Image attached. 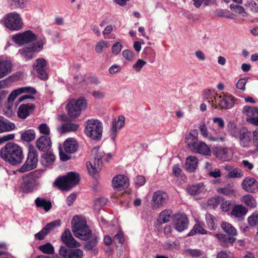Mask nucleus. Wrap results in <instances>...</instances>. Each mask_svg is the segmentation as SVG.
<instances>
[{
    "instance_id": "1",
    "label": "nucleus",
    "mask_w": 258,
    "mask_h": 258,
    "mask_svg": "<svg viewBox=\"0 0 258 258\" xmlns=\"http://www.w3.org/2000/svg\"><path fill=\"white\" fill-rule=\"evenodd\" d=\"M0 156L5 161L11 165H16L21 163L24 158L22 148L17 144L9 142L2 148Z\"/></svg>"
},
{
    "instance_id": "2",
    "label": "nucleus",
    "mask_w": 258,
    "mask_h": 258,
    "mask_svg": "<svg viewBox=\"0 0 258 258\" xmlns=\"http://www.w3.org/2000/svg\"><path fill=\"white\" fill-rule=\"evenodd\" d=\"M80 180V177L78 173L70 172L64 176L58 177L54 183L62 190H68L77 185Z\"/></svg>"
},
{
    "instance_id": "3",
    "label": "nucleus",
    "mask_w": 258,
    "mask_h": 258,
    "mask_svg": "<svg viewBox=\"0 0 258 258\" xmlns=\"http://www.w3.org/2000/svg\"><path fill=\"white\" fill-rule=\"evenodd\" d=\"M39 174L38 172L35 171L22 176L23 183L21 187L23 192L31 193L37 190L39 185Z\"/></svg>"
},
{
    "instance_id": "4",
    "label": "nucleus",
    "mask_w": 258,
    "mask_h": 258,
    "mask_svg": "<svg viewBox=\"0 0 258 258\" xmlns=\"http://www.w3.org/2000/svg\"><path fill=\"white\" fill-rule=\"evenodd\" d=\"M84 132L93 140L101 139L102 135V124L96 119H88L85 122Z\"/></svg>"
},
{
    "instance_id": "5",
    "label": "nucleus",
    "mask_w": 258,
    "mask_h": 258,
    "mask_svg": "<svg viewBox=\"0 0 258 258\" xmlns=\"http://www.w3.org/2000/svg\"><path fill=\"white\" fill-rule=\"evenodd\" d=\"M211 100L207 102L215 109L220 107L221 109H228L232 108L234 104V100L232 96L226 95L222 96L216 94L213 98L211 97Z\"/></svg>"
},
{
    "instance_id": "6",
    "label": "nucleus",
    "mask_w": 258,
    "mask_h": 258,
    "mask_svg": "<svg viewBox=\"0 0 258 258\" xmlns=\"http://www.w3.org/2000/svg\"><path fill=\"white\" fill-rule=\"evenodd\" d=\"M72 231L74 235L83 240H88L91 236L92 231L89 229L86 221L79 220L72 222Z\"/></svg>"
},
{
    "instance_id": "7",
    "label": "nucleus",
    "mask_w": 258,
    "mask_h": 258,
    "mask_svg": "<svg viewBox=\"0 0 258 258\" xmlns=\"http://www.w3.org/2000/svg\"><path fill=\"white\" fill-rule=\"evenodd\" d=\"M86 106V100L84 98L80 97L77 100H71L68 103L66 109L70 117L76 118L80 116L81 111L85 109Z\"/></svg>"
},
{
    "instance_id": "8",
    "label": "nucleus",
    "mask_w": 258,
    "mask_h": 258,
    "mask_svg": "<svg viewBox=\"0 0 258 258\" xmlns=\"http://www.w3.org/2000/svg\"><path fill=\"white\" fill-rule=\"evenodd\" d=\"M92 154L93 156L94 166L91 163H89L91 167L90 168L88 163H87V166L88 172L91 175L95 174V173L99 172L101 171L102 167V158L104 156L105 153L104 151L100 150L99 147H95L92 151Z\"/></svg>"
},
{
    "instance_id": "9",
    "label": "nucleus",
    "mask_w": 258,
    "mask_h": 258,
    "mask_svg": "<svg viewBox=\"0 0 258 258\" xmlns=\"http://www.w3.org/2000/svg\"><path fill=\"white\" fill-rule=\"evenodd\" d=\"M78 148L77 142L73 138H68L63 143V150L61 146H59V154L60 159L63 161H66L71 158V156L67 154H72L76 152Z\"/></svg>"
},
{
    "instance_id": "10",
    "label": "nucleus",
    "mask_w": 258,
    "mask_h": 258,
    "mask_svg": "<svg viewBox=\"0 0 258 258\" xmlns=\"http://www.w3.org/2000/svg\"><path fill=\"white\" fill-rule=\"evenodd\" d=\"M38 161V154L33 146H30L27 159L24 165L18 170L20 172L31 170L34 169L37 164Z\"/></svg>"
},
{
    "instance_id": "11",
    "label": "nucleus",
    "mask_w": 258,
    "mask_h": 258,
    "mask_svg": "<svg viewBox=\"0 0 258 258\" xmlns=\"http://www.w3.org/2000/svg\"><path fill=\"white\" fill-rule=\"evenodd\" d=\"M5 26L12 31H19L23 27V23L19 14L17 13H10L5 17Z\"/></svg>"
},
{
    "instance_id": "12",
    "label": "nucleus",
    "mask_w": 258,
    "mask_h": 258,
    "mask_svg": "<svg viewBox=\"0 0 258 258\" xmlns=\"http://www.w3.org/2000/svg\"><path fill=\"white\" fill-rule=\"evenodd\" d=\"M12 39L16 44L23 45L34 42L37 39V36L31 31L27 30L13 35Z\"/></svg>"
},
{
    "instance_id": "13",
    "label": "nucleus",
    "mask_w": 258,
    "mask_h": 258,
    "mask_svg": "<svg viewBox=\"0 0 258 258\" xmlns=\"http://www.w3.org/2000/svg\"><path fill=\"white\" fill-rule=\"evenodd\" d=\"M168 196L167 194L162 190L156 191L152 198V205L154 209L160 208L167 203Z\"/></svg>"
},
{
    "instance_id": "14",
    "label": "nucleus",
    "mask_w": 258,
    "mask_h": 258,
    "mask_svg": "<svg viewBox=\"0 0 258 258\" xmlns=\"http://www.w3.org/2000/svg\"><path fill=\"white\" fill-rule=\"evenodd\" d=\"M59 254L63 258H83L84 253L80 248H69L61 246L59 249Z\"/></svg>"
},
{
    "instance_id": "15",
    "label": "nucleus",
    "mask_w": 258,
    "mask_h": 258,
    "mask_svg": "<svg viewBox=\"0 0 258 258\" xmlns=\"http://www.w3.org/2000/svg\"><path fill=\"white\" fill-rule=\"evenodd\" d=\"M60 224V220H55L47 223L40 231L35 234L34 237L35 239L39 240L44 239L46 235L56 227H59Z\"/></svg>"
},
{
    "instance_id": "16",
    "label": "nucleus",
    "mask_w": 258,
    "mask_h": 258,
    "mask_svg": "<svg viewBox=\"0 0 258 258\" xmlns=\"http://www.w3.org/2000/svg\"><path fill=\"white\" fill-rule=\"evenodd\" d=\"M60 224V220H55L47 223L40 231L35 234L34 237L35 239L39 240L44 239L46 235L56 227H59Z\"/></svg>"
},
{
    "instance_id": "17",
    "label": "nucleus",
    "mask_w": 258,
    "mask_h": 258,
    "mask_svg": "<svg viewBox=\"0 0 258 258\" xmlns=\"http://www.w3.org/2000/svg\"><path fill=\"white\" fill-rule=\"evenodd\" d=\"M241 187L247 192L255 194L258 192V181L254 177L247 176L242 180Z\"/></svg>"
},
{
    "instance_id": "18",
    "label": "nucleus",
    "mask_w": 258,
    "mask_h": 258,
    "mask_svg": "<svg viewBox=\"0 0 258 258\" xmlns=\"http://www.w3.org/2000/svg\"><path fill=\"white\" fill-rule=\"evenodd\" d=\"M175 229L179 232H182L187 228L189 224L188 219L185 214H177L174 219Z\"/></svg>"
},
{
    "instance_id": "19",
    "label": "nucleus",
    "mask_w": 258,
    "mask_h": 258,
    "mask_svg": "<svg viewBox=\"0 0 258 258\" xmlns=\"http://www.w3.org/2000/svg\"><path fill=\"white\" fill-rule=\"evenodd\" d=\"M61 240L68 248H75L80 246L79 242L74 239L70 230L68 228L62 233Z\"/></svg>"
},
{
    "instance_id": "20",
    "label": "nucleus",
    "mask_w": 258,
    "mask_h": 258,
    "mask_svg": "<svg viewBox=\"0 0 258 258\" xmlns=\"http://www.w3.org/2000/svg\"><path fill=\"white\" fill-rule=\"evenodd\" d=\"M37 148L40 151H49L52 146L50 137L48 136H42L36 141Z\"/></svg>"
},
{
    "instance_id": "21",
    "label": "nucleus",
    "mask_w": 258,
    "mask_h": 258,
    "mask_svg": "<svg viewBox=\"0 0 258 258\" xmlns=\"http://www.w3.org/2000/svg\"><path fill=\"white\" fill-rule=\"evenodd\" d=\"M46 64V62L44 59L38 58L36 60V63L33 66L38 77L43 80L47 79V74L45 70Z\"/></svg>"
},
{
    "instance_id": "22",
    "label": "nucleus",
    "mask_w": 258,
    "mask_h": 258,
    "mask_svg": "<svg viewBox=\"0 0 258 258\" xmlns=\"http://www.w3.org/2000/svg\"><path fill=\"white\" fill-rule=\"evenodd\" d=\"M113 188L116 189H124L127 188L129 185L128 178L123 175H117L113 177L112 181Z\"/></svg>"
},
{
    "instance_id": "23",
    "label": "nucleus",
    "mask_w": 258,
    "mask_h": 258,
    "mask_svg": "<svg viewBox=\"0 0 258 258\" xmlns=\"http://www.w3.org/2000/svg\"><path fill=\"white\" fill-rule=\"evenodd\" d=\"M238 139L241 146L244 148L250 147L251 141V133L246 127H242L241 133Z\"/></svg>"
},
{
    "instance_id": "24",
    "label": "nucleus",
    "mask_w": 258,
    "mask_h": 258,
    "mask_svg": "<svg viewBox=\"0 0 258 258\" xmlns=\"http://www.w3.org/2000/svg\"><path fill=\"white\" fill-rule=\"evenodd\" d=\"M35 107V105L32 103L21 104L18 108L17 115L20 118L24 119L32 113Z\"/></svg>"
},
{
    "instance_id": "25",
    "label": "nucleus",
    "mask_w": 258,
    "mask_h": 258,
    "mask_svg": "<svg viewBox=\"0 0 258 258\" xmlns=\"http://www.w3.org/2000/svg\"><path fill=\"white\" fill-rule=\"evenodd\" d=\"M198 131L196 130L191 131L185 137V143L188 148L192 151L196 147L198 142Z\"/></svg>"
},
{
    "instance_id": "26",
    "label": "nucleus",
    "mask_w": 258,
    "mask_h": 258,
    "mask_svg": "<svg viewBox=\"0 0 258 258\" xmlns=\"http://www.w3.org/2000/svg\"><path fill=\"white\" fill-rule=\"evenodd\" d=\"M37 51V49L35 46H25L19 50V53L26 60H28L34 57V52Z\"/></svg>"
},
{
    "instance_id": "27",
    "label": "nucleus",
    "mask_w": 258,
    "mask_h": 258,
    "mask_svg": "<svg viewBox=\"0 0 258 258\" xmlns=\"http://www.w3.org/2000/svg\"><path fill=\"white\" fill-rule=\"evenodd\" d=\"M15 128L14 123L0 116V134L11 131Z\"/></svg>"
},
{
    "instance_id": "28",
    "label": "nucleus",
    "mask_w": 258,
    "mask_h": 258,
    "mask_svg": "<svg viewBox=\"0 0 258 258\" xmlns=\"http://www.w3.org/2000/svg\"><path fill=\"white\" fill-rule=\"evenodd\" d=\"M55 156L51 151H47L41 156L40 162L44 167L51 165L55 161Z\"/></svg>"
},
{
    "instance_id": "29",
    "label": "nucleus",
    "mask_w": 258,
    "mask_h": 258,
    "mask_svg": "<svg viewBox=\"0 0 258 258\" xmlns=\"http://www.w3.org/2000/svg\"><path fill=\"white\" fill-rule=\"evenodd\" d=\"M205 186L203 183L189 185L186 188V191L190 195H198L205 191Z\"/></svg>"
},
{
    "instance_id": "30",
    "label": "nucleus",
    "mask_w": 258,
    "mask_h": 258,
    "mask_svg": "<svg viewBox=\"0 0 258 258\" xmlns=\"http://www.w3.org/2000/svg\"><path fill=\"white\" fill-rule=\"evenodd\" d=\"M198 165V160L196 157L190 156L186 158L185 164V169L186 171L190 173L194 172Z\"/></svg>"
},
{
    "instance_id": "31",
    "label": "nucleus",
    "mask_w": 258,
    "mask_h": 258,
    "mask_svg": "<svg viewBox=\"0 0 258 258\" xmlns=\"http://www.w3.org/2000/svg\"><path fill=\"white\" fill-rule=\"evenodd\" d=\"M12 64L9 60H0V78L8 75L12 71Z\"/></svg>"
},
{
    "instance_id": "32",
    "label": "nucleus",
    "mask_w": 258,
    "mask_h": 258,
    "mask_svg": "<svg viewBox=\"0 0 258 258\" xmlns=\"http://www.w3.org/2000/svg\"><path fill=\"white\" fill-rule=\"evenodd\" d=\"M192 151L194 153L206 155H210L211 153L207 145L203 142L198 143Z\"/></svg>"
},
{
    "instance_id": "33",
    "label": "nucleus",
    "mask_w": 258,
    "mask_h": 258,
    "mask_svg": "<svg viewBox=\"0 0 258 258\" xmlns=\"http://www.w3.org/2000/svg\"><path fill=\"white\" fill-rule=\"evenodd\" d=\"M35 204L37 207L42 208L46 212L48 211L52 207V204L50 201L39 197L35 199Z\"/></svg>"
},
{
    "instance_id": "34",
    "label": "nucleus",
    "mask_w": 258,
    "mask_h": 258,
    "mask_svg": "<svg viewBox=\"0 0 258 258\" xmlns=\"http://www.w3.org/2000/svg\"><path fill=\"white\" fill-rule=\"evenodd\" d=\"M243 111L248 116L246 120L248 122L251 118L255 117V116L258 115V108L257 107L245 106L243 108Z\"/></svg>"
},
{
    "instance_id": "35",
    "label": "nucleus",
    "mask_w": 258,
    "mask_h": 258,
    "mask_svg": "<svg viewBox=\"0 0 258 258\" xmlns=\"http://www.w3.org/2000/svg\"><path fill=\"white\" fill-rule=\"evenodd\" d=\"M247 212L248 210L245 207L242 205H238L233 208L231 214L236 217H241L245 215Z\"/></svg>"
},
{
    "instance_id": "36",
    "label": "nucleus",
    "mask_w": 258,
    "mask_h": 258,
    "mask_svg": "<svg viewBox=\"0 0 258 258\" xmlns=\"http://www.w3.org/2000/svg\"><path fill=\"white\" fill-rule=\"evenodd\" d=\"M172 214V211L170 210H165L162 211L158 218V222L160 224H163L168 222L170 221Z\"/></svg>"
},
{
    "instance_id": "37",
    "label": "nucleus",
    "mask_w": 258,
    "mask_h": 258,
    "mask_svg": "<svg viewBox=\"0 0 258 258\" xmlns=\"http://www.w3.org/2000/svg\"><path fill=\"white\" fill-rule=\"evenodd\" d=\"M241 201L247 206L254 208L256 206V202L253 197L249 194L245 195L241 198Z\"/></svg>"
},
{
    "instance_id": "38",
    "label": "nucleus",
    "mask_w": 258,
    "mask_h": 258,
    "mask_svg": "<svg viewBox=\"0 0 258 258\" xmlns=\"http://www.w3.org/2000/svg\"><path fill=\"white\" fill-rule=\"evenodd\" d=\"M35 135L33 130H28L21 134V138L23 141L30 142L35 139Z\"/></svg>"
},
{
    "instance_id": "39",
    "label": "nucleus",
    "mask_w": 258,
    "mask_h": 258,
    "mask_svg": "<svg viewBox=\"0 0 258 258\" xmlns=\"http://www.w3.org/2000/svg\"><path fill=\"white\" fill-rule=\"evenodd\" d=\"M90 238L91 239L87 241L84 245V248L87 251L93 250L98 242V238L96 235H91Z\"/></svg>"
},
{
    "instance_id": "40",
    "label": "nucleus",
    "mask_w": 258,
    "mask_h": 258,
    "mask_svg": "<svg viewBox=\"0 0 258 258\" xmlns=\"http://www.w3.org/2000/svg\"><path fill=\"white\" fill-rule=\"evenodd\" d=\"M78 128L79 125L77 124L68 123L63 124L61 128L58 129V131L61 133H64L70 131H76Z\"/></svg>"
},
{
    "instance_id": "41",
    "label": "nucleus",
    "mask_w": 258,
    "mask_h": 258,
    "mask_svg": "<svg viewBox=\"0 0 258 258\" xmlns=\"http://www.w3.org/2000/svg\"><path fill=\"white\" fill-rule=\"evenodd\" d=\"M221 228L227 234L232 236L237 234L236 229L229 223L223 222L221 224Z\"/></svg>"
},
{
    "instance_id": "42",
    "label": "nucleus",
    "mask_w": 258,
    "mask_h": 258,
    "mask_svg": "<svg viewBox=\"0 0 258 258\" xmlns=\"http://www.w3.org/2000/svg\"><path fill=\"white\" fill-rule=\"evenodd\" d=\"M39 249L45 254H52L54 253V247L49 242L40 245L39 247Z\"/></svg>"
},
{
    "instance_id": "43",
    "label": "nucleus",
    "mask_w": 258,
    "mask_h": 258,
    "mask_svg": "<svg viewBox=\"0 0 258 258\" xmlns=\"http://www.w3.org/2000/svg\"><path fill=\"white\" fill-rule=\"evenodd\" d=\"M207 233V231L204 229L200 224H197L194 225L192 229L190 231L187 235L188 236H193L197 233L205 234Z\"/></svg>"
},
{
    "instance_id": "44",
    "label": "nucleus",
    "mask_w": 258,
    "mask_h": 258,
    "mask_svg": "<svg viewBox=\"0 0 258 258\" xmlns=\"http://www.w3.org/2000/svg\"><path fill=\"white\" fill-rule=\"evenodd\" d=\"M217 191L225 196H229L234 193V190L233 188V186L230 184L226 185L223 188H218Z\"/></svg>"
},
{
    "instance_id": "45",
    "label": "nucleus",
    "mask_w": 258,
    "mask_h": 258,
    "mask_svg": "<svg viewBox=\"0 0 258 258\" xmlns=\"http://www.w3.org/2000/svg\"><path fill=\"white\" fill-rule=\"evenodd\" d=\"M229 7L231 10L234 11L236 13L241 15L243 17L247 16V13L243 7L232 4L230 5Z\"/></svg>"
},
{
    "instance_id": "46",
    "label": "nucleus",
    "mask_w": 258,
    "mask_h": 258,
    "mask_svg": "<svg viewBox=\"0 0 258 258\" xmlns=\"http://www.w3.org/2000/svg\"><path fill=\"white\" fill-rule=\"evenodd\" d=\"M124 117L122 115H119L117 119H114L112 122V128L117 131L124 126Z\"/></svg>"
},
{
    "instance_id": "47",
    "label": "nucleus",
    "mask_w": 258,
    "mask_h": 258,
    "mask_svg": "<svg viewBox=\"0 0 258 258\" xmlns=\"http://www.w3.org/2000/svg\"><path fill=\"white\" fill-rule=\"evenodd\" d=\"M206 219L209 228L210 230H215L216 228L215 224V217L212 214L208 213L206 214Z\"/></svg>"
},
{
    "instance_id": "48",
    "label": "nucleus",
    "mask_w": 258,
    "mask_h": 258,
    "mask_svg": "<svg viewBox=\"0 0 258 258\" xmlns=\"http://www.w3.org/2000/svg\"><path fill=\"white\" fill-rule=\"evenodd\" d=\"M242 127L239 128L233 124H231L229 126V132L230 135L236 139H238L239 135H240Z\"/></svg>"
},
{
    "instance_id": "49",
    "label": "nucleus",
    "mask_w": 258,
    "mask_h": 258,
    "mask_svg": "<svg viewBox=\"0 0 258 258\" xmlns=\"http://www.w3.org/2000/svg\"><path fill=\"white\" fill-rule=\"evenodd\" d=\"M107 47H108V42L102 40L96 44L95 48V50L96 53H101L104 48Z\"/></svg>"
},
{
    "instance_id": "50",
    "label": "nucleus",
    "mask_w": 258,
    "mask_h": 258,
    "mask_svg": "<svg viewBox=\"0 0 258 258\" xmlns=\"http://www.w3.org/2000/svg\"><path fill=\"white\" fill-rule=\"evenodd\" d=\"M113 241L115 244L118 243L121 245H122L124 242V238L123 233L120 231H118L117 234L114 236Z\"/></svg>"
},
{
    "instance_id": "51",
    "label": "nucleus",
    "mask_w": 258,
    "mask_h": 258,
    "mask_svg": "<svg viewBox=\"0 0 258 258\" xmlns=\"http://www.w3.org/2000/svg\"><path fill=\"white\" fill-rule=\"evenodd\" d=\"M243 175L242 170L238 168H234L228 173V176L231 178L241 177Z\"/></svg>"
},
{
    "instance_id": "52",
    "label": "nucleus",
    "mask_w": 258,
    "mask_h": 258,
    "mask_svg": "<svg viewBox=\"0 0 258 258\" xmlns=\"http://www.w3.org/2000/svg\"><path fill=\"white\" fill-rule=\"evenodd\" d=\"M244 6L247 8H249L250 10L254 13L258 12V6L253 0H247Z\"/></svg>"
},
{
    "instance_id": "53",
    "label": "nucleus",
    "mask_w": 258,
    "mask_h": 258,
    "mask_svg": "<svg viewBox=\"0 0 258 258\" xmlns=\"http://www.w3.org/2000/svg\"><path fill=\"white\" fill-rule=\"evenodd\" d=\"M38 130L41 134L44 135L43 136H49L50 133V129L46 123H43L40 124L38 126Z\"/></svg>"
},
{
    "instance_id": "54",
    "label": "nucleus",
    "mask_w": 258,
    "mask_h": 258,
    "mask_svg": "<svg viewBox=\"0 0 258 258\" xmlns=\"http://www.w3.org/2000/svg\"><path fill=\"white\" fill-rule=\"evenodd\" d=\"M222 201V198L219 197L217 198H212L209 200L208 204L210 206H212L214 208H216L219 205Z\"/></svg>"
},
{
    "instance_id": "55",
    "label": "nucleus",
    "mask_w": 258,
    "mask_h": 258,
    "mask_svg": "<svg viewBox=\"0 0 258 258\" xmlns=\"http://www.w3.org/2000/svg\"><path fill=\"white\" fill-rule=\"evenodd\" d=\"M249 224L251 226H256L258 224V213H254L248 218Z\"/></svg>"
},
{
    "instance_id": "56",
    "label": "nucleus",
    "mask_w": 258,
    "mask_h": 258,
    "mask_svg": "<svg viewBox=\"0 0 258 258\" xmlns=\"http://www.w3.org/2000/svg\"><path fill=\"white\" fill-rule=\"evenodd\" d=\"M147 63L146 61L142 59H139L137 61L133 66V68L137 72H139L141 69Z\"/></svg>"
},
{
    "instance_id": "57",
    "label": "nucleus",
    "mask_w": 258,
    "mask_h": 258,
    "mask_svg": "<svg viewBox=\"0 0 258 258\" xmlns=\"http://www.w3.org/2000/svg\"><path fill=\"white\" fill-rule=\"evenodd\" d=\"M22 92L20 91L19 88L13 90L9 96L8 98V102H12L17 98V97Z\"/></svg>"
},
{
    "instance_id": "58",
    "label": "nucleus",
    "mask_w": 258,
    "mask_h": 258,
    "mask_svg": "<svg viewBox=\"0 0 258 258\" xmlns=\"http://www.w3.org/2000/svg\"><path fill=\"white\" fill-rule=\"evenodd\" d=\"M247 81V79L245 78H241L240 79L238 82H237L236 84V88L239 89L243 91H245V84Z\"/></svg>"
},
{
    "instance_id": "59",
    "label": "nucleus",
    "mask_w": 258,
    "mask_h": 258,
    "mask_svg": "<svg viewBox=\"0 0 258 258\" xmlns=\"http://www.w3.org/2000/svg\"><path fill=\"white\" fill-rule=\"evenodd\" d=\"M107 199L104 197L98 198L95 201V207L97 209H99L100 208L105 205L107 203Z\"/></svg>"
},
{
    "instance_id": "60",
    "label": "nucleus",
    "mask_w": 258,
    "mask_h": 258,
    "mask_svg": "<svg viewBox=\"0 0 258 258\" xmlns=\"http://www.w3.org/2000/svg\"><path fill=\"white\" fill-rule=\"evenodd\" d=\"M188 254L192 257H200L203 254V252L200 249H188L187 250Z\"/></svg>"
},
{
    "instance_id": "61",
    "label": "nucleus",
    "mask_w": 258,
    "mask_h": 258,
    "mask_svg": "<svg viewBox=\"0 0 258 258\" xmlns=\"http://www.w3.org/2000/svg\"><path fill=\"white\" fill-rule=\"evenodd\" d=\"M122 55L125 59L127 60H133L135 58V55L133 52L128 49L124 50L122 52Z\"/></svg>"
},
{
    "instance_id": "62",
    "label": "nucleus",
    "mask_w": 258,
    "mask_h": 258,
    "mask_svg": "<svg viewBox=\"0 0 258 258\" xmlns=\"http://www.w3.org/2000/svg\"><path fill=\"white\" fill-rule=\"evenodd\" d=\"M217 258H234V257L230 252L221 250L217 253Z\"/></svg>"
},
{
    "instance_id": "63",
    "label": "nucleus",
    "mask_w": 258,
    "mask_h": 258,
    "mask_svg": "<svg viewBox=\"0 0 258 258\" xmlns=\"http://www.w3.org/2000/svg\"><path fill=\"white\" fill-rule=\"evenodd\" d=\"M122 46L120 42H117L115 43L112 46V52L113 54H118L121 51Z\"/></svg>"
},
{
    "instance_id": "64",
    "label": "nucleus",
    "mask_w": 258,
    "mask_h": 258,
    "mask_svg": "<svg viewBox=\"0 0 258 258\" xmlns=\"http://www.w3.org/2000/svg\"><path fill=\"white\" fill-rule=\"evenodd\" d=\"M252 142L253 145L255 147V151H258V129H256L252 132Z\"/></svg>"
}]
</instances>
